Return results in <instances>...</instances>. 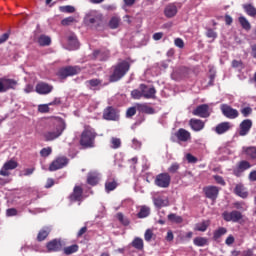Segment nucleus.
I'll return each instance as SVG.
<instances>
[{"instance_id":"864d4df0","label":"nucleus","mask_w":256,"mask_h":256,"mask_svg":"<svg viewBox=\"0 0 256 256\" xmlns=\"http://www.w3.org/2000/svg\"><path fill=\"white\" fill-rule=\"evenodd\" d=\"M240 113H242L243 117H249L253 113V108L249 106L244 107L240 110Z\"/></svg>"},{"instance_id":"cd10ccee","label":"nucleus","mask_w":256,"mask_h":256,"mask_svg":"<svg viewBox=\"0 0 256 256\" xmlns=\"http://www.w3.org/2000/svg\"><path fill=\"white\" fill-rule=\"evenodd\" d=\"M211 225V221L209 220H203L200 223H197L194 227V231H200L201 233H205L207 229H209V226Z\"/></svg>"},{"instance_id":"0eeeda50","label":"nucleus","mask_w":256,"mask_h":256,"mask_svg":"<svg viewBox=\"0 0 256 256\" xmlns=\"http://www.w3.org/2000/svg\"><path fill=\"white\" fill-rule=\"evenodd\" d=\"M222 219H224V221H226L227 223L231 221L232 223H239V221L243 219V214L237 210H233L231 212L224 211L222 213Z\"/></svg>"},{"instance_id":"f257e3e1","label":"nucleus","mask_w":256,"mask_h":256,"mask_svg":"<svg viewBox=\"0 0 256 256\" xmlns=\"http://www.w3.org/2000/svg\"><path fill=\"white\" fill-rule=\"evenodd\" d=\"M97 132L91 126H85L81 133L79 144L83 149H93L95 147Z\"/></svg>"},{"instance_id":"9b49d317","label":"nucleus","mask_w":256,"mask_h":256,"mask_svg":"<svg viewBox=\"0 0 256 256\" xmlns=\"http://www.w3.org/2000/svg\"><path fill=\"white\" fill-rule=\"evenodd\" d=\"M17 87V80L10 78H0V93H7L10 89Z\"/></svg>"},{"instance_id":"5fc2aeb1","label":"nucleus","mask_w":256,"mask_h":256,"mask_svg":"<svg viewBox=\"0 0 256 256\" xmlns=\"http://www.w3.org/2000/svg\"><path fill=\"white\" fill-rule=\"evenodd\" d=\"M112 149H119L121 147V139L113 137L111 139Z\"/></svg>"},{"instance_id":"a19ab883","label":"nucleus","mask_w":256,"mask_h":256,"mask_svg":"<svg viewBox=\"0 0 256 256\" xmlns=\"http://www.w3.org/2000/svg\"><path fill=\"white\" fill-rule=\"evenodd\" d=\"M151 210L147 206L141 207L139 213L137 214L138 219H145V217H149Z\"/></svg>"},{"instance_id":"8fccbe9b","label":"nucleus","mask_w":256,"mask_h":256,"mask_svg":"<svg viewBox=\"0 0 256 256\" xmlns=\"http://www.w3.org/2000/svg\"><path fill=\"white\" fill-rule=\"evenodd\" d=\"M101 83H103V81H101L97 78L86 81V85H90V87H99V85H101Z\"/></svg>"},{"instance_id":"e2e57ef3","label":"nucleus","mask_w":256,"mask_h":256,"mask_svg":"<svg viewBox=\"0 0 256 256\" xmlns=\"http://www.w3.org/2000/svg\"><path fill=\"white\" fill-rule=\"evenodd\" d=\"M214 179L216 183H218V185H222L223 187H225L226 183H225V179H223V176L215 175Z\"/></svg>"},{"instance_id":"0e129e2a","label":"nucleus","mask_w":256,"mask_h":256,"mask_svg":"<svg viewBox=\"0 0 256 256\" xmlns=\"http://www.w3.org/2000/svg\"><path fill=\"white\" fill-rule=\"evenodd\" d=\"M6 215L7 217H15L17 215V209L15 208L7 209Z\"/></svg>"},{"instance_id":"6e6552de","label":"nucleus","mask_w":256,"mask_h":256,"mask_svg":"<svg viewBox=\"0 0 256 256\" xmlns=\"http://www.w3.org/2000/svg\"><path fill=\"white\" fill-rule=\"evenodd\" d=\"M17 167H19V163L13 159H10L6 161L0 169V175L2 177H9V175H11L10 171H13V169H17Z\"/></svg>"},{"instance_id":"9d476101","label":"nucleus","mask_w":256,"mask_h":256,"mask_svg":"<svg viewBox=\"0 0 256 256\" xmlns=\"http://www.w3.org/2000/svg\"><path fill=\"white\" fill-rule=\"evenodd\" d=\"M103 119L106 121H119V110L113 106H108L103 111Z\"/></svg>"},{"instance_id":"7ed1b4c3","label":"nucleus","mask_w":256,"mask_h":256,"mask_svg":"<svg viewBox=\"0 0 256 256\" xmlns=\"http://www.w3.org/2000/svg\"><path fill=\"white\" fill-rule=\"evenodd\" d=\"M65 129H67V124L65 123V120L60 118L59 123L56 125L54 130L44 133L45 141H55V139H59V137L63 135V131H65Z\"/></svg>"},{"instance_id":"a878e982","label":"nucleus","mask_w":256,"mask_h":256,"mask_svg":"<svg viewBox=\"0 0 256 256\" xmlns=\"http://www.w3.org/2000/svg\"><path fill=\"white\" fill-rule=\"evenodd\" d=\"M117 187H119V183L115 180V178H110L105 182L106 193H111V191H115Z\"/></svg>"},{"instance_id":"473e14b6","label":"nucleus","mask_w":256,"mask_h":256,"mask_svg":"<svg viewBox=\"0 0 256 256\" xmlns=\"http://www.w3.org/2000/svg\"><path fill=\"white\" fill-rule=\"evenodd\" d=\"M223 235H227V228L225 227H219L217 230L213 233V239L214 241H219Z\"/></svg>"},{"instance_id":"a211bd4d","label":"nucleus","mask_w":256,"mask_h":256,"mask_svg":"<svg viewBox=\"0 0 256 256\" xmlns=\"http://www.w3.org/2000/svg\"><path fill=\"white\" fill-rule=\"evenodd\" d=\"M207 199H211V201H216L217 197H219V187L217 186H207L203 189Z\"/></svg>"},{"instance_id":"7c9ffc66","label":"nucleus","mask_w":256,"mask_h":256,"mask_svg":"<svg viewBox=\"0 0 256 256\" xmlns=\"http://www.w3.org/2000/svg\"><path fill=\"white\" fill-rule=\"evenodd\" d=\"M38 44L40 47H49L51 45V37L42 34L38 37Z\"/></svg>"},{"instance_id":"774afa93","label":"nucleus","mask_w":256,"mask_h":256,"mask_svg":"<svg viewBox=\"0 0 256 256\" xmlns=\"http://www.w3.org/2000/svg\"><path fill=\"white\" fill-rule=\"evenodd\" d=\"M248 179L251 182H255L256 181V170H252L249 175H248Z\"/></svg>"},{"instance_id":"680f3d73","label":"nucleus","mask_w":256,"mask_h":256,"mask_svg":"<svg viewBox=\"0 0 256 256\" xmlns=\"http://www.w3.org/2000/svg\"><path fill=\"white\" fill-rule=\"evenodd\" d=\"M136 113H137V108H135V107H130V108H128L127 109V111H126V117H133L134 115H136Z\"/></svg>"},{"instance_id":"393cba45","label":"nucleus","mask_w":256,"mask_h":256,"mask_svg":"<svg viewBox=\"0 0 256 256\" xmlns=\"http://www.w3.org/2000/svg\"><path fill=\"white\" fill-rule=\"evenodd\" d=\"M164 15L168 19H172L177 15V6L175 4H168L164 9Z\"/></svg>"},{"instance_id":"58836bf2","label":"nucleus","mask_w":256,"mask_h":256,"mask_svg":"<svg viewBox=\"0 0 256 256\" xmlns=\"http://www.w3.org/2000/svg\"><path fill=\"white\" fill-rule=\"evenodd\" d=\"M193 243L196 247H205V245H208L209 240L206 237H196Z\"/></svg>"},{"instance_id":"603ef678","label":"nucleus","mask_w":256,"mask_h":256,"mask_svg":"<svg viewBox=\"0 0 256 256\" xmlns=\"http://www.w3.org/2000/svg\"><path fill=\"white\" fill-rule=\"evenodd\" d=\"M131 97L132 99H141V97H143V91L139 89H134L131 92Z\"/></svg>"},{"instance_id":"39448f33","label":"nucleus","mask_w":256,"mask_h":256,"mask_svg":"<svg viewBox=\"0 0 256 256\" xmlns=\"http://www.w3.org/2000/svg\"><path fill=\"white\" fill-rule=\"evenodd\" d=\"M154 184L156 187H160V189H167L171 185V175L167 172L158 174L154 180Z\"/></svg>"},{"instance_id":"ea45409f","label":"nucleus","mask_w":256,"mask_h":256,"mask_svg":"<svg viewBox=\"0 0 256 256\" xmlns=\"http://www.w3.org/2000/svg\"><path fill=\"white\" fill-rule=\"evenodd\" d=\"M119 25H121V18L117 16H113L108 23L110 29H118Z\"/></svg>"},{"instance_id":"3c124183","label":"nucleus","mask_w":256,"mask_h":256,"mask_svg":"<svg viewBox=\"0 0 256 256\" xmlns=\"http://www.w3.org/2000/svg\"><path fill=\"white\" fill-rule=\"evenodd\" d=\"M118 221H120V223H122V225H124L125 227H127V225H129V219L125 218V216L123 215V213H118L116 215Z\"/></svg>"},{"instance_id":"1a4fd4ad","label":"nucleus","mask_w":256,"mask_h":256,"mask_svg":"<svg viewBox=\"0 0 256 256\" xmlns=\"http://www.w3.org/2000/svg\"><path fill=\"white\" fill-rule=\"evenodd\" d=\"M192 115L195 117H201V119H207L211 117V111H209V104L198 105L193 111Z\"/></svg>"},{"instance_id":"412c9836","label":"nucleus","mask_w":256,"mask_h":256,"mask_svg":"<svg viewBox=\"0 0 256 256\" xmlns=\"http://www.w3.org/2000/svg\"><path fill=\"white\" fill-rule=\"evenodd\" d=\"M189 125L191 127L192 131H203V129H205V122H203V120L201 119H197V118H192L189 121Z\"/></svg>"},{"instance_id":"6e6d98bb","label":"nucleus","mask_w":256,"mask_h":256,"mask_svg":"<svg viewBox=\"0 0 256 256\" xmlns=\"http://www.w3.org/2000/svg\"><path fill=\"white\" fill-rule=\"evenodd\" d=\"M50 105L48 104H41L38 106L39 113H49L50 111Z\"/></svg>"},{"instance_id":"c9c22d12","label":"nucleus","mask_w":256,"mask_h":256,"mask_svg":"<svg viewBox=\"0 0 256 256\" xmlns=\"http://www.w3.org/2000/svg\"><path fill=\"white\" fill-rule=\"evenodd\" d=\"M131 246L134 247V249H137L138 251H143L145 244L143 243V240L140 237H136L131 242Z\"/></svg>"},{"instance_id":"5701e85b","label":"nucleus","mask_w":256,"mask_h":256,"mask_svg":"<svg viewBox=\"0 0 256 256\" xmlns=\"http://www.w3.org/2000/svg\"><path fill=\"white\" fill-rule=\"evenodd\" d=\"M234 193L238 197H241V199H247V197H249V192H247L245 185H243L242 183H239L235 186Z\"/></svg>"},{"instance_id":"6ab92c4d","label":"nucleus","mask_w":256,"mask_h":256,"mask_svg":"<svg viewBox=\"0 0 256 256\" xmlns=\"http://www.w3.org/2000/svg\"><path fill=\"white\" fill-rule=\"evenodd\" d=\"M46 249L48 253H57L63 249V244H61V240L53 239L46 244Z\"/></svg>"},{"instance_id":"ddd939ff","label":"nucleus","mask_w":256,"mask_h":256,"mask_svg":"<svg viewBox=\"0 0 256 256\" xmlns=\"http://www.w3.org/2000/svg\"><path fill=\"white\" fill-rule=\"evenodd\" d=\"M68 199L70 203H81L83 201V187L75 186Z\"/></svg>"},{"instance_id":"4c0bfd02","label":"nucleus","mask_w":256,"mask_h":256,"mask_svg":"<svg viewBox=\"0 0 256 256\" xmlns=\"http://www.w3.org/2000/svg\"><path fill=\"white\" fill-rule=\"evenodd\" d=\"M243 9L249 17H255L256 16V8L252 4H243Z\"/></svg>"},{"instance_id":"423d86ee","label":"nucleus","mask_w":256,"mask_h":256,"mask_svg":"<svg viewBox=\"0 0 256 256\" xmlns=\"http://www.w3.org/2000/svg\"><path fill=\"white\" fill-rule=\"evenodd\" d=\"M251 167L253 166L251 165L250 161L241 160L236 164V167L233 168V175L235 177H243L245 171H248V169H251Z\"/></svg>"},{"instance_id":"e433bc0d","label":"nucleus","mask_w":256,"mask_h":256,"mask_svg":"<svg viewBox=\"0 0 256 256\" xmlns=\"http://www.w3.org/2000/svg\"><path fill=\"white\" fill-rule=\"evenodd\" d=\"M68 45L71 49H79V40L75 34H72L68 37Z\"/></svg>"},{"instance_id":"72a5a7b5","label":"nucleus","mask_w":256,"mask_h":256,"mask_svg":"<svg viewBox=\"0 0 256 256\" xmlns=\"http://www.w3.org/2000/svg\"><path fill=\"white\" fill-rule=\"evenodd\" d=\"M238 22L241 25L242 29H244V31H251V23L249 22V20H247L245 16H240L238 18Z\"/></svg>"},{"instance_id":"79ce46f5","label":"nucleus","mask_w":256,"mask_h":256,"mask_svg":"<svg viewBox=\"0 0 256 256\" xmlns=\"http://www.w3.org/2000/svg\"><path fill=\"white\" fill-rule=\"evenodd\" d=\"M154 205L155 207H158V209H161V207H167L169 202L161 197H157L154 198Z\"/></svg>"},{"instance_id":"c756f323","label":"nucleus","mask_w":256,"mask_h":256,"mask_svg":"<svg viewBox=\"0 0 256 256\" xmlns=\"http://www.w3.org/2000/svg\"><path fill=\"white\" fill-rule=\"evenodd\" d=\"M87 21L90 23V25H101V22L103 21V16L101 14L97 15H88Z\"/></svg>"},{"instance_id":"f03ea898","label":"nucleus","mask_w":256,"mask_h":256,"mask_svg":"<svg viewBox=\"0 0 256 256\" xmlns=\"http://www.w3.org/2000/svg\"><path fill=\"white\" fill-rule=\"evenodd\" d=\"M113 72L109 76L110 83H117V81H121L124 76L129 73V69H131V64L126 60L119 62L118 64L112 67Z\"/></svg>"},{"instance_id":"c03bdc74","label":"nucleus","mask_w":256,"mask_h":256,"mask_svg":"<svg viewBox=\"0 0 256 256\" xmlns=\"http://www.w3.org/2000/svg\"><path fill=\"white\" fill-rule=\"evenodd\" d=\"M30 198L31 200L29 201H26V205H31L33 203H35V201H37V199H40V195H39V191L37 190H33L31 193H30Z\"/></svg>"},{"instance_id":"dca6fc26","label":"nucleus","mask_w":256,"mask_h":256,"mask_svg":"<svg viewBox=\"0 0 256 256\" xmlns=\"http://www.w3.org/2000/svg\"><path fill=\"white\" fill-rule=\"evenodd\" d=\"M251 127H253V121L251 119L243 120L239 125V135L240 137H245V135H249V131H251Z\"/></svg>"},{"instance_id":"4468645a","label":"nucleus","mask_w":256,"mask_h":256,"mask_svg":"<svg viewBox=\"0 0 256 256\" xmlns=\"http://www.w3.org/2000/svg\"><path fill=\"white\" fill-rule=\"evenodd\" d=\"M220 109L227 119H237V117H239V111L227 104H222Z\"/></svg>"},{"instance_id":"2f4dec72","label":"nucleus","mask_w":256,"mask_h":256,"mask_svg":"<svg viewBox=\"0 0 256 256\" xmlns=\"http://www.w3.org/2000/svg\"><path fill=\"white\" fill-rule=\"evenodd\" d=\"M87 183L88 185H92L93 187H95V185L99 183V174L95 172L89 173L87 177Z\"/></svg>"},{"instance_id":"052dcab7","label":"nucleus","mask_w":256,"mask_h":256,"mask_svg":"<svg viewBox=\"0 0 256 256\" xmlns=\"http://www.w3.org/2000/svg\"><path fill=\"white\" fill-rule=\"evenodd\" d=\"M206 37H208V39H217V32H214L213 29L209 28L206 32Z\"/></svg>"},{"instance_id":"f3484780","label":"nucleus","mask_w":256,"mask_h":256,"mask_svg":"<svg viewBox=\"0 0 256 256\" xmlns=\"http://www.w3.org/2000/svg\"><path fill=\"white\" fill-rule=\"evenodd\" d=\"M139 89L142 91L144 99H155V94L157 93L155 87L149 88L146 84H140Z\"/></svg>"},{"instance_id":"4d7b16f0","label":"nucleus","mask_w":256,"mask_h":256,"mask_svg":"<svg viewBox=\"0 0 256 256\" xmlns=\"http://www.w3.org/2000/svg\"><path fill=\"white\" fill-rule=\"evenodd\" d=\"M52 152H53V149H51V147H47V148H43L40 151V155L41 157H49Z\"/></svg>"},{"instance_id":"b1692460","label":"nucleus","mask_w":256,"mask_h":256,"mask_svg":"<svg viewBox=\"0 0 256 256\" xmlns=\"http://www.w3.org/2000/svg\"><path fill=\"white\" fill-rule=\"evenodd\" d=\"M242 153L246 155L252 161L256 160V147L255 146H244L242 148Z\"/></svg>"},{"instance_id":"f8f14e48","label":"nucleus","mask_w":256,"mask_h":256,"mask_svg":"<svg viewBox=\"0 0 256 256\" xmlns=\"http://www.w3.org/2000/svg\"><path fill=\"white\" fill-rule=\"evenodd\" d=\"M69 164V158L62 156L58 157L52 161L49 165V171H59V169H63V167H67Z\"/></svg>"},{"instance_id":"09e8293b","label":"nucleus","mask_w":256,"mask_h":256,"mask_svg":"<svg viewBox=\"0 0 256 256\" xmlns=\"http://www.w3.org/2000/svg\"><path fill=\"white\" fill-rule=\"evenodd\" d=\"M72 23H75V17L69 16L61 20V25L64 27H68V25H71Z\"/></svg>"},{"instance_id":"4be33fe9","label":"nucleus","mask_w":256,"mask_h":256,"mask_svg":"<svg viewBox=\"0 0 256 256\" xmlns=\"http://www.w3.org/2000/svg\"><path fill=\"white\" fill-rule=\"evenodd\" d=\"M233 127L231 125V122H221L218 125H216L214 131L217 135H224V133H227Z\"/></svg>"},{"instance_id":"c85d7f7f","label":"nucleus","mask_w":256,"mask_h":256,"mask_svg":"<svg viewBox=\"0 0 256 256\" xmlns=\"http://www.w3.org/2000/svg\"><path fill=\"white\" fill-rule=\"evenodd\" d=\"M109 57V51L94 50L93 59H98L99 61H105Z\"/></svg>"},{"instance_id":"de8ad7c7","label":"nucleus","mask_w":256,"mask_h":256,"mask_svg":"<svg viewBox=\"0 0 256 256\" xmlns=\"http://www.w3.org/2000/svg\"><path fill=\"white\" fill-rule=\"evenodd\" d=\"M59 11L61 13H75V7L71 6V5H67V6H60L59 7Z\"/></svg>"},{"instance_id":"a18cd8bd","label":"nucleus","mask_w":256,"mask_h":256,"mask_svg":"<svg viewBox=\"0 0 256 256\" xmlns=\"http://www.w3.org/2000/svg\"><path fill=\"white\" fill-rule=\"evenodd\" d=\"M168 220H170L171 223H183V218L177 214H169Z\"/></svg>"},{"instance_id":"bb28decb","label":"nucleus","mask_w":256,"mask_h":256,"mask_svg":"<svg viewBox=\"0 0 256 256\" xmlns=\"http://www.w3.org/2000/svg\"><path fill=\"white\" fill-rule=\"evenodd\" d=\"M137 110L140 113H145L146 115H153L155 113V109L147 104H138Z\"/></svg>"},{"instance_id":"2eb2a0df","label":"nucleus","mask_w":256,"mask_h":256,"mask_svg":"<svg viewBox=\"0 0 256 256\" xmlns=\"http://www.w3.org/2000/svg\"><path fill=\"white\" fill-rule=\"evenodd\" d=\"M35 91L38 95H49V93L53 91V85H50L47 82H38Z\"/></svg>"},{"instance_id":"49530a36","label":"nucleus","mask_w":256,"mask_h":256,"mask_svg":"<svg viewBox=\"0 0 256 256\" xmlns=\"http://www.w3.org/2000/svg\"><path fill=\"white\" fill-rule=\"evenodd\" d=\"M179 169H181V165H179L177 162H174L168 168V172H170L172 175H175V173H178Z\"/></svg>"},{"instance_id":"aec40b11","label":"nucleus","mask_w":256,"mask_h":256,"mask_svg":"<svg viewBox=\"0 0 256 256\" xmlns=\"http://www.w3.org/2000/svg\"><path fill=\"white\" fill-rule=\"evenodd\" d=\"M175 137L178 139V141L187 143V141H190L191 139V132L187 131L185 128H180L175 133Z\"/></svg>"},{"instance_id":"20e7f679","label":"nucleus","mask_w":256,"mask_h":256,"mask_svg":"<svg viewBox=\"0 0 256 256\" xmlns=\"http://www.w3.org/2000/svg\"><path fill=\"white\" fill-rule=\"evenodd\" d=\"M81 73L79 66H65L58 70L57 75L60 79H67V77H75Z\"/></svg>"},{"instance_id":"37998d69","label":"nucleus","mask_w":256,"mask_h":256,"mask_svg":"<svg viewBox=\"0 0 256 256\" xmlns=\"http://www.w3.org/2000/svg\"><path fill=\"white\" fill-rule=\"evenodd\" d=\"M77 251H79V245L73 244L64 248V255H73V253H77Z\"/></svg>"},{"instance_id":"bf43d9fd","label":"nucleus","mask_w":256,"mask_h":256,"mask_svg":"<svg viewBox=\"0 0 256 256\" xmlns=\"http://www.w3.org/2000/svg\"><path fill=\"white\" fill-rule=\"evenodd\" d=\"M175 47H178L179 49H183L185 47V42L181 38H176L174 40Z\"/></svg>"},{"instance_id":"69168bd1","label":"nucleus","mask_w":256,"mask_h":256,"mask_svg":"<svg viewBox=\"0 0 256 256\" xmlns=\"http://www.w3.org/2000/svg\"><path fill=\"white\" fill-rule=\"evenodd\" d=\"M232 67L234 69H237L239 67H243V61H241V60H233L232 61Z\"/></svg>"},{"instance_id":"f704fd0d","label":"nucleus","mask_w":256,"mask_h":256,"mask_svg":"<svg viewBox=\"0 0 256 256\" xmlns=\"http://www.w3.org/2000/svg\"><path fill=\"white\" fill-rule=\"evenodd\" d=\"M49 233H51V229L49 227L41 229L37 235V241H45V239L49 237Z\"/></svg>"},{"instance_id":"338daca9","label":"nucleus","mask_w":256,"mask_h":256,"mask_svg":"<svg viewBox=\"0 0 256 256\" xmlns=\"http://www.w3.org/2000/svg\"><path fill=\"white\" fill-rule=\"evenodd\" d=\"M186 159L188 163H197V157L193 156L192 154H187Z\"/></svg>"},{"instance_id":"13d9d810","label":"nucleus","mask_w":256,"mask_h":256,"mask_svg":"<svg viewBox=\"0 0 256 256\" xmlns=\"http://www.w3.org/2000/svg\"><path fill=\"white\" fill-rule=\"evenodd\" d=\"M144 239L149 243L153 239V230L147 229L144 233Z\"/></svg>"}]
</instances>
